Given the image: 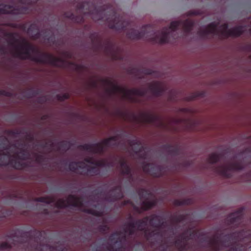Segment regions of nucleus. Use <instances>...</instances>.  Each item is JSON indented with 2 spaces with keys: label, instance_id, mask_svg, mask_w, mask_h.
<instances>
[{
  "label": "nucleus",
  "instance_id": "c85d7f7f",
  "mask_svg": "<svg viewBox=\"0 0 251 251\" xmlns=\"http://www.w3.org/2000/svg\"><path fill=\"white\" fill-rule=\"evenodd\" d=\"M69 98V95L68 94H64L63 96H57V98L60 100H64L65 99H67Z\"/></svg>",
  "mask_w": 251,
  "mask_h": 251
},
{
  "label": "nucleus",
  "instance_id": "1a4fd4ad",
  "mask_svg": "<svg viewBox=\"0 0 251 251\" xmlns=\"http://www.w3.org/2000/svg\"><path fill=\"white\" fill-rule=\"evenodd\" d=\"M193 25L194 23L189 20L183 22H173L169 28H164L160 34L156 33L155 37L151 38V40L159 44L165 43L168 42L170 33L175 31L177 27L182 26L185 32H188L192 29Z\"/></svg>",
  "mask_w": 251,
  "mask_h": 251
},
{
  "label": "nucleus",
  "instance_id": "4468645a",
  "mask_svg": "<svg viewBox=\"0 0 251 251\" xmlns=\"http://www.w3.org/2000/svg\"><path fill=\"white\" fill-rule=\"evenodd\" d=\"M243 168V167L240 163H237L236 164H226L225 166H220L216 168L215 171L222 176L229 177L232 171L240 170Z\"/></svg>",
  "mask_w": 251,
  "mask_h": 251
},
{
  "label": "nucleus",
  "instance_id": "423d86ee",
  "mask_svg": "<svg viewBox=\"0 0 251 251\" xmlns=\"http://www.w3.org/2000/svg\"><path fill=\"white\" fill-rule=\"evenodd\" d=\"M106 93L110 95H117L123 99L131 102L139 101V98L145 95L147 91L141 89H126L125 87L117 85L115 82L109 79L102 80Z\"/></svg>",
  "mask_w": 251,
  "mask_h": 251
},
{
  "label": "nucleus",
  "instance_id": "bb28decb",
  "mask_svg": "<svg viewBox=\"0 0 251 251\" xmlns=\"http://www.w3.org/2000/svg\"><path fill=\"white\" fill-rule=\"evenodd\" d=\"M187 217H188L187 215H179L178 217H176L174 219V220L176 222H180L183 221L184 220L187 219Z\"/></svg>",
  "mask_w": 251,
  "mask_h": 251
},
{
  "label": "nucleus",
  "instance_id": "39448f33",
  "mask_svg": "<svg viewBox=\"0 0 251 251\" xmlns=\"http://www.w3.org/2000/svg\"><path fill=\"white\" fill-rule=\"evenodd\" d=\"M251 240L250 231H242L234 232L232 235H226L223 237H214L209 241L208 244L214 251L221 250L224 247H229L228 251H245L246 247L240 246V243H237V242H244ZM248 251H251V247L248 248Z\"/></svg>",
  "mask_w": 251,
  "mask_h": 251
},
{
  "label": "nucleus",
  "instance_id": "72a5a7b5",
  "mask_svg": "<svg viewBox=\"0 0 251 251\" xmlns=\"http://www.w3.org/2000/svg\"><path fill=\"white\" fill-rule=\"evenodd\" d=\"M134 209L136 211H138V212H141V211H140V210H138V208L136 206H134Z\"/></svg>",
  "mask_w": 251,
  "mask_h": 251
},
{
  "label": "nucleus",
  "instance_id": "e433bc0d",
  "mask_svg": "<svg viewBox=\"0 0 251 251\" xmlns=\"http://www.w3.org/2000/svg\"><path fill=\"white\" fill-rule=\"evenodd\" d=\"M195 97H196V96H194V97H192V98H191L189 99H188V100H193Z\"/></svg>",
  "mask_w": 251,
  "mask_h": 251
},
{
  "label": "nucleus",
  "instance_id": "c756f323",
  "mask_svg": "<svg viewBox=\"0 0 251 251\" xmlns=\"http://www.w3.org/2000/svg\"><path fill=\"white\" fill-rule=\"evenodd\" d=\"M180 111L182 112H183L184 113H193V110L191 109L188 108H183L180 109Z\"/></svg>",
  "mask_w": 251,
  "mask_h": 251
},
{
  "label": "nucleus",
  "instance_id": "f03ea898",
  "mask_svg": "<svg viewBox=\"0 0 251 251\" xmlns=\"http://www.w3.org/2000/svg\"><path fill=\"white\" fill-rule=\"evenodd\" d=\"M12 55L21 59H30L35 62L65 67L66 62L51 54L41 52L39 49L31 45L24 38L14 40L9 43Z\"/></svg>",
  "mask_w": 251,
  "mask_h": 251
},
{
  "label": "nucleus",
  "instance_id": "dca6fc26",
  "mask_svg": "<svg viewBox=\"0 0 251 251\" xmlns=\"http://www.w3.org/2000/svg\"><path fill=\"white\" fill-rule=\"evenodd\" d=\"M165 88L166 87L164 84L153 82L150 84L148 91H149L154 95L159 96L165 90Z\"/></svg>",
  "mask_w": 251,
  "mask_h": 251
},
{
  "label": "nucleus",
  "instance_id": "f8f14e48",
  "mask_svg": "<svg viewBox=\"0 0 251 251\" xmlns=\"http://www.w3.org/2000/svg\"><path fill=\"white\" fill-rule=\"evenodd\" d=\"M199 231L195 229H189L182 233V235L177 237L175 242V246L180 251L187 250L190 248L188 244L189 240L195 239L198 236Z\"/></svg>",
  "mask_w": 251,
  "mask_h": 251
},
{
  "label": "nucleus",
  "instance_id": "9d476101",
  "mask_svg": "<svg viewBox=\"0 0 251 251\" xmlns=\"http://www.w3.org/2000/svg\"><path fill=\"white\" fill-rule=\"evenodd\" d=\"M83 205V203L81 199L75 197L72 195L69 196L66 200L59 199L55 203V206L57 208H64L73 206L79 208L81 211L97 216H102V212L101 211L82 208Z\"/></svg>",
  "mask_w": 251,
  "mask_h": 251
},
{
  "label": "nucleus",
  "instance_id": "412c9836",
  "mask_svg": "<svg viewBox=\"0 0 251 251\" xmlns=\"http://www.w3.org/2000/svg\"><path fill=\"white\" fill-rule=\"evenodd\" d=\"M151 168V170H154L155 171H160V169L158 167H153L152 166V165L151 164H146V165H144L143 166V171L144 172H146V173H151V175L154 176V177H159L161 176V174L159 173V174H157V173H151V170H150V169Z\"/></svg>",
  "mask_w": 251,
  "mask_h": 251
},
{
  "label": "nucleus",
  "instance_id": "aec40b11",
  "mask_svg": "<svg viewBox=\"0 0 251 251\" xmlns=\"http://www.w3.org/2000/svg\"><path fill=\"white\" fill-rule=\"evenodd\" d=\"M243 209V208H241L237 211L231 214L229 216L228 218L229 219L231 223H236L241 220L242 216V212Z\"/></svg>",
  "mask_w": 251,
  "mask_h": 251
},
{
  "label": "nucleus",
  "instance_id": "a878e982",
  "mask_svg": "<svg viewBox=\"0 0 251 251\" xmlns=\"http://www.w3.org/2000/svg\"><path fill=\"white\" fill-rule=\"evenodd\" d=\"M37 201L45 202L46 203H50L54 201L52 198L40 197L35 199Z\"/></svg>",
  "mask_w": 251,
  "mask_h": 251
},
{
  "label": "nucleus",
  "instance_id": "ddd939ff",
  "mask_svg": "<svg viewBox=\"0 0 251 251\" xmlns=\"http://www.w3.org/2000/svg\"><path fill=\"white\" fill-rule=\"evenodd\" d=\"M140 199L144 200L142 204L143 210H146L151 208L156 203L153 195L151 193L147 190H141L139 192Z\"/></svg>",
  "mask_w": 251,
  "mask_h": 251
},
{
  "label": "nucleus",
  "instance_id": "6ab92c4d",
  "mask_svg": "<svg viewBox=\"0 0 251 251\" xmlns=\"http://www.w3.org/2000/svg\"><path fill=\"white\" fill-rule=\"evenodd\" d=\"M149 27H150V26L148 25L144 26L141 32H138L135 30L133 31V32L128 34V37L132 39L140 38L145 35L146 33L145 29Z\"/></svg>",
  "mask_w": 251,
  "mask_h": 251
},
{
  "label": "nucleus",
  "instance_id": "f257e3e1",
  "mask_svg": "<svg viewBox=\"0 0 251 251\" xmlns=\"http://www.w3.org/2000/svg\"><path fill=\"white\" fill-rule=\"evenodd\" d=\"M145 230V235L148 240L151 238L156 240H160L163 237L164 241L166 238L168 240V235L169 228L167 227L166 221L161 216L152 215L149 217H145L142 220L137 221L135 223H129L125 225L124 232L121 233H115L111 236V240L116 239L113 242L114 244L118 242H122L123 238H125L126 236L132 235L135 230Z\"/></svg>",
  "mask_w": 251,
  "mask_h": 251
},
{
  "label": "nucleus",
  "instance_id": "4c0bfd02",
  "mask_svg": "<svg viewBox=\"0 0 251 251\" xmlns=\"http://www.w3.org/2000/svg\"><path fill=\"white\" fill-rule=\"evenodd\" d=\"M76 69H77V70H79V66H77L76 67Z\"/></svg>",
  "mask_w": 251,
  "mask_h": 251
},
{
  "label": "nucleus",
  "instance_id": "2f4dec72",
  "mask_svg": "<svg viewBox=\"0 0 251 251\" xmlns=\"http://www.w3.org/2000/svg\"><path fill=\"white\" fill-rule=\"evenodd\" d=\"M97 80H95L93 81L91 83V84H90V86L92 87H97Z\"/></svg>",
  "mask_w": 251,
  "mask_h": 251
},
{
  "label": "nucleus",
  "instance_id": "c9c22d12",
  "mask_svg": "<svg viewBox=\"0 0 251 251\" xmlns=\"http://www.w3.org/2000/svg\"><path fill=\"white\" fill-rule=\"evenodd\" d=\"M145 74H151V72H150V71H147V72H145Z\"/></svg>",
  "mask_w": 251,
  "mask_h": 251
},
{
  "label": "nucleus",
  "instance_id": "0eeeda50",
  "mask_svg": "<svg viewBox=\"0 0 251 251\" xmlns=\"http://www.w3.org/2000/svg\"><path fill=\"white\" fill-rule=\"evenodd\" d=\"M114 165V162H109L105 160H96L91 158L82 162H72L69 164V169L76 173L93 176L99 173L100 167H109Z\"/></svg>",
  "mask_w": 251,
  "mask_h": 251
},
{
  "label": "nucleus",
  "instance_id": "9b49d317",
  "mask_svg": "<svg viewBox=\"0 0 251 251\" xmlns=\"http://www.w3.org/2000/svg\"><path fill=\"white\" fill-rule=\"evenodd\" d=\"M119 136H114L105 139L100 143L96 144H85L81 146V148L88 152L100 153L105 151L107 147L117 144L119 140Z\"/></svg>",
  "mask_w": 251,
  "mask_h": 251
},
{
  "label": "nucleus",
  "instance_id": "58836bf2",
  "mask_svg": "<svg viewBox=\"0 0 251 251\" xmlns=\"http://www.w3.org/2000/svg\"><path fill=\"white\" fill-rule=\"evenodd\" d=\"M250 31H251V28Z\"/></svg>",
  "mask_w": 251,
  "mask_h": 251
},
{
  "label": "nucleus",
  "instance_id": "20e7f679",
  "mask_svg": "<svg viewBox=\"0 0 251 251\" xmlns=\"http://www.w3.org/2000/svg\"><path fill=\"white\" fill-rule=\"evenodd\" d=\"M0 141V165H10L16 169H22L25 166L24 161L28 158V152L15 145L7 147L8 141L5 138L1 137Z\"/></svg>",
  "mask_w": 251,
  "mask_h": 251
},
{
  "label": "nucleus",
  "instance_id": "7c9ffc66",
  "mask_svg": "<svg viewBox=\"0 0 251 251\" xmlns=\"http://www.w3.org/2000/svg\"><path fill=\"white\" fill-rule=\"evenodd\" d=\"M184 203H185V202L181 201H178V200H176L174 201V204L175 205H182V204H183Z\"/></svg>",
  "mask_w": 251,
  "mask_h": 251
},
{
  "label": "nucleus",
  "instance_id": "393cba45",
  "mask_svg": "<svg viewBox=\"0 0 251 251\" xmlns=\"http://www.w3.org/2000/svg\"><path fill=\"white\" fill-rule=\"evenodd\" d=\"M222 158V155L221 154H216L215 153H213L210 154L208 158H207V162L210 164H213L218 162V161L221 160Z\"/></svg>",
  "mask_w": 251,
  "mask_h": 251
},
{
  "label": "nucleus",
  "instance_id": "4be33fe9",
  "mask_svg": "<svg viewBox=\"0 0 251 251\" xmlns=\"http://www.w3.org/2000/svg\"><path fill=\"white\" fill-rule=\"evenodd\" d=\"M119 163L120 164V168L121 173L123 175H127L129 176H131L130 169L128 166L126 164L124 159H120L119 160Z\"/></svg>",
  "mask_w": 251,
  "mask_h": 251
},
{
  "label": "nucleus",
  "instance_id": "cd10ccee",
  "mask_svg": "<svg viewBox=\"0 0 251 251\" xmlns=\"http://www.w3.org/2000/svg\"><path fill=\"white\" fill-rule=\"evenodd\" d=\"M18 0L20 2H21V3H23V4H30L32 2H36L37 0Z\"/></svg>",
  "mask_w": 251,
  "mask_h": 251
},
{
  "label": "nucleus",
  "instance_id": "7ed1b4c3",
  "mask_svg": "<svg viewBox=\"0 0 251 251\" xmlns=\"http://www.w3.org/2000/svg\"><path fill=\"white\" fill-rule=\"evenodd\" d=\"M133 121L138 123H151L161 128L171 131L191 129L195 122L191 120L175 118L163 119L150 112H142L133 116Z\"/></svg>",
  "mask_w": 251,
  "mask_h": 251
},
{
  "label": "nucleus",
  "instance_id": "6e6552de",
  "mask_svg": "<svg viewBox=\"0 0 251 251\" xmlns=\"http://www.w3.org/2000/svg\"><path fill=\"white\" fill-rule=\"evenodd\" d=\"M218 25L212 23L207 26L202 27L199 32L198 34L201 37H206L210 34L218 35L221 38H225L229 36H239L244 31V27L238 26L229 29H227V25L224 24L218 28Z\"/></svg>",
  "mask_w": 251,
  "mask_h": 251
},
{
  "label": "nucleus",
  "instance_id": "f3484780",
  "mask_svg": "<svg viewBox=\"0 0 251 251\" xmlns=\"http://www.w3.org/2000/svg\"><path fill=\"white\" fill-rule=\"evenodd\" d=\"M17 239H18V237H14L13 238L8 237L6 242H3L0 244V250L9 249L12 247L13 245L12 244L15 245L16 243H15V242L18 241Z\"/></svg>",
  "mask_w": 251,
  "mask_h": 251
},
{
  "label": "nucleus",
  "instance_id": "2eb2a0df",
  "mask_svg": "<svg viewBox=\"0 0 251 251\" xmlns=\"http://www.w3.org/2000/svg\"><path fill=\"white\" fill-rule=\"evenodd\" d=\"M27 10L25 7L15 8L8 5L0 4V14H25L27 12Z\"/></svg>",
  "mask_w": 251,
  "mask_h": 251
},
{
  "label": "nucleus",
  "instance_id": "f704fd0d",
  "mask_svg": "<svg viewBox=\"0 0 251 251\" xmlns=\"http://www.w3.org/2000/svg\"><path fill=\"white\" fill-rule=\"evenodd\" d=\"M196 14H197V13H196L195 12H191L189 13V15H196Z\"/></svg>",
  "mask_w": 251,
  "mask_h": 251
},
{
  "label": "nucleus",
  "instance_id": "5701e85b",
  "mask_svg": "<svg viewBox=\"0 0 251 251\" xmlns=\"http://www.w3.org/2000/svg\"><path fill=\"white\" fill-rule=\"evenodd\" d=\"M124 22L120 20L119 17H115L113 23H109V26L111 28H115L117 29H122L125 27L124 25Z\"/></svg>",
  "mask_w": 251,
  "mask_h": 251
},
{
  "label": "nucleus",
  "instance_id": "473e14b6",
  "mask_svg": "<svg viewBox=\"0 0 251 251\" xmlns=\"http://www.w3.org/2000/svg\"><path fill=\"white\" fill-rule=\"evenodd\" d=\"M108 227L106 226H102L100 228V230L103 231H106L107 230H108Z\"/></svg>",
  "mask_w": 251,
  "mask_h": 251
},
{
  "label": "nucleus",
  "instance_id": "b1692460",
  "mask_svg": "<svg viewBox=\"0 0 251 251\" xmlns=\"http://www.w3.org/2000/svg\"><path fill=\"white\" fill-rule=\"evenodd\" d=\"M130 146L132 147V149L136 153L141 152L144 151L143 147L141 146L139 142L136 140L131 141Z\"/></svg>",
  "mask_w": 251,
  "mask_h": 251
},
{
  "label": "nucleus",
  "instance_id": "a211bd4d",
  "mask_svg": "<svg viewBox=\"0 0 251 251\" xmlns=\"http://www.w3.org/2000/svg\"><path fill=\"white\" fill-rule=\"evenodd\" d=\"M110 195H113L112 197L107 199L108 201H114L116 200L120 199L123 197L121 187H118L114 190L111 191Z\"/></svg>",
  "mask_w": 251,
  "mask_h": 251
}]
</instances>
